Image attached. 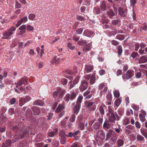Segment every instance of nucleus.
<instances>
[{"instance_id":"obj_1","label":"nucleus","mask_w":147,"mask_h":147,"mask_svg":"<svg viewBox=\"0 0 147 147\" xmlns=\"http://www.w3.org/2000/svg\"><path fill=\"white\" fill-rule=\"evenodd\" d=\"M114 111L113 108L112 106H108V112L107 114V116L108 118L109 121L111 123H115L116 119Z\"/></svg>"},{"instance_id":"obj_2","label":"nucleus","mask_w":147,"mask_h":147,"mask_svg":"<svg viewBox=\"0 0 147 147\" xmlns=\"http://www.w3.org/2000/svg\"><path fill=\"white\" fill-rule=\"evenodd\" d=\"M82 96H79L77 100L76 105L73 108V113L77 115L79 111L81 106V103L83 99Z\"/></svg>"},{"instance_id":"obj_3","label":"nucleus","mask_w":147,"mask_h":147,"mask_svg":"<svg viewBox=\"0 0 147 147\" xmlns=\"http://www.w3.org/2000/svg\"><path fill=\"white\" fill-rule=\"evenodd\" d=\"M98 89L100 90V94L101 96L105 95L108 90L107 86L103 82L99 84L98 86Z\"/></svg>"},{"instance_id":"obj_4","label":"nucleus","mask_w":147,"mask_h":147,"mask_svg":"<svg viewBox=\"0 0 147 147\" xmlns=\"http://www.w3.org/2000/svg\"><path fill=\"white\" fill-rule=\"evenodd\" d=\"M77 94V93L72 91L71 92L70 94L68 93L65 95L64 98V100L68 102L69 101V99L72 100L74 99L76 97Z\"/></svg>"},{"instance_id":"obj_5","label":"nucleus","mask_w":147,"mask_h":147,"mask_svg":"<svg viewBox=\"0 0 147 147\" xmlns=\"http://www.w3.org/2000/svg\"><path fill=\"white\" fill-rule=\"evenodd\" d=\"M29 132V131L27 129H25L22 130L19 133V136L16 138H15L16 140L15 142L17 141L20 139H23L26 135L28 134Z\"/></svg>"},{"instance_id":"obj_6","label":"nucleus","mask_w":147,"mask_h":147,"mask_svg":"<svg viewBox=\"0 0 147 147\" xmlns=\"http://www.w3.org/2000/svg\"><path fill=\"white\" fill-rule=\"evenodd\" d=\"M134 71L132 70H128L126 72L125 76H122V78L123 80L125 79L129 80L134 75Z\"/></svg>"},{"instance_id":"obj_7","label":"nucleus","mask_w":147,"mask_h":147,"mask_svg":"<svg viewBox=\"0 0 147 147\" xmlns=\"http://www.w3.org/2000/svg\"><path fill=\"white\" fill-rule=\"evenodd\" d=\"M88 86V82L85 80H82L81 83L79 87L81 91H84L86 90Z\"/></svg>"},{"instance_id":"obj_8","label":"nucleus","mask_w":147,"mask_h":147,"mask_svg":"<svg viewBox=\"0 0 147 147\" xmlns=\"http://www.w3.org/2000/svg\"><path fill=\"white\" fill-rule=\"evenodd\" d=\"M105 133L102 130H99L96 133V138L97 140L100 139L103 140L105 138Z\"/></svg>"},{"instance_id":"obj_9","label":"nucleus","mask_w":147,"mask_h":147,"mask_svg":"<svg viewBox=\"0 0 147 147\" xmlns=\"http://www.w3.org/2000/svg\"><path fill=\"white\" fill-rule=\"evenodd\" d=\"M86 107L89 108L91 107H92L90 109V112L92 111H94L96 108V105L95 104V103L93 102H87V104L86 105Z\"/></svg>"},{"instance_id":"obj_10","label":"nucleus","mask_w":147,"mask_h":147,"mask_svg":"<svg viewBox=\"0 0 147 147\" xmlns=\"http://www.w3.org/2000/svg\"><path fill=\"white\" fill-rule=\"evenodd\" d=\"M13 34V32H11L10 31H9L8 30L6 31L2 34L3 35V36L2 37L3 39H9L10 37Z\"/></svg>"},{"instance_id":"obj_11","label":"nucleus","mask_w":147,"mask_h":147,"mask_svg":"<svg viewBox=\"0 0 147 147\" xmlns=\"http://www.w3.org/2000/svg\"><path fill=\"white\" fill-rule=\"evenodd\" d=\"M118 11L119 14L121 17H124L126 16L127 13V9H125L124 10L122 7H119Z\"/></svg>"},{"instance_id":"obj_12","label":"nucleus","mask_w":147,"mask_h":147,"mask_svg":"<svg viewBox=\"0 0 147 147\" xmlns=\"http://www.w3.org/2000/svg\"><path fill=\"white\" fill-rule=\"evenodd\" d=\"M65 106L64 102L58 105V106L56 108L55 112L56 113H60L62 111L65 109Z\"/></svg>"},{"instance_id":"obj_13","label":"nucleus","mask_w":147,"mask_h":147,"mask_svg":"<svg viewBox=\"0 0 147 147\" xmlns=\"http://www.w3.org/2000/svg\"><path fill=\"white\" fill-rule=\"evenodd\" d=\"M117 139V137L116 134L115 132H114L112 136L109 140L110 144L111 145L115 144L116 142Z\"/></svg>"},{"instance_id":"obj_14","label":"nucleus","mask_w":147,"mask_h":147,"mask_svg":"<svg viewBox=\"0 0 147 147\" xmlns=\"http://www.w3.org/2000/svg\"><path fill=\"white\" fill-rule=\"evenodd\" d=\"M27 80L25 78H22L18 82H16L15 84H18L19 86H21L23 84H27Z\"/></svg>"},{"instance_id":"obj_15","label":"nucleus","mask_w":147,"mask_h":147,"mask_svg":"<svg viewBox=\"0 0 147 147\" xmlns=\"http://www.w3.org/2000/svg\"><path fill=\"white\" fill-rule=\"evenodd\" d=\"M93 69V67L90 65H86L84 71V74L90 72Z\"/></svg>"},{"instance_id":"obj_16","label":"nucleus","mask_w":147,"mask_h":147,"mask_svg":"<svg viewBox=\"0 0 147 147\" xmlns=\"http://www.w3.org/2000/svg\"><path fill=\"white\" fill-rule=\"evenodd\" d=\"M111 128V125L109 123V121L107 120L105 121L103 125V128L105 130H107L108 129H110Z\"/></svg>"},{"instance_id":"obj_17","label":"nucleus","mask_w":147,"mask_h":147,"mask_svg":"<svg viewBox=\"0 0 147 147\" xmlns=\"http://www.w3.org/2000/svg\"><path fill=\"white\" fill-rule=\"evenodd\" d=\"M109 22V21L108 20H106L104 22H102V27L104 29H108L110 28L111 24H108Z\"/></svg>"},{"instance_id":"obj_18","label":"nucleus","mask_w":147,"mask_h":147,"mask_svg":"<svg viewBox=\"0 0 147 147\" xmlns=\"http://www.w3.org/2000/svg\"><path fill=\"white\" fill-rule=\"evenodd\" d=\"M100 7L101 8V10L102 11H104L107 10L106 3L105 1H103L102 2L100 6Z\"/></svg>"},{"instance_id":"obj_19","label":"nucleus","mask_w":147,"mask_h":147,"mask_svg":"<svg viewBox=\"0 0 147 147\" xmlns=\"http://www.w3.org/2000/svg\"><path fill=\"white\" fill-rule=\"evenodd\" d=\"M80 132V131H76L74 132H70L69 133L68 135H65L66 136L70 138H71L73 137H75Z\"/></svg>"},{"instance_id":"obj_20","label":"nucleus","mask_w":147,"mask_h":147,"mask_svg":"<svg viewBox=\"0 0 147 147\" xmlns=\"http://www.w3.org/2000/svg\"><path fill=\"white\" fill-rule=\"evenodd\" d=\"M114 132L113 130L111 129H109L108 132L106 134V138L105 139L106 141L108 140L109 138H110L112 136V134H113V132Z\"/></svg>"},{"instance_id":"obj_21","label":"nucleus","mask_w":147,"mask_h":147,"mask_svg":"<svg viewBox=\"0 0 147 147\" xmlns=\"http://www.w3.org/2000/svg\"><path fill=\"white\" fill-rule=\"evenodd\" d=\"M139 63H144L147 62V55H143L140 57L138 60Z\"/></svg>"},{"instance_id":"obj_22","label":"nucleus","mask_w":147,"mask_h":147,"mask_svg":"<svg viewBox=\"0 0 147 147\" xmlns=\"http://www.w3.org/2000/svg\"><path fill=\"white\" fill-rule=\"evenodd\" d=\"M107 16L109 18L111 19L113 18V17L115 16V14L114 13L113 11L110 9L107 11L106 13Z\"/></svg>"},{"instance_id":"obj_23","label":"nucleus","mask_w":147,"mask_h":147,"mask_svg":"<svg viewBox=\"0 0 147 147\" xmlns=\"http://www.w3.org/2000/svg\"><path fill=\"white\" fill-rule=\"evenodd\" d=\"M11 145V142L10 140H7L5 143H3L2 147H9Z\"/></svg>"},{"instance_id":"obj_24","label":"nucleus","mask_w":147,"mask_h":147,"mask_svg":"<svg viewBox=\"0 0 147 147\" xmlns=\"http://www.w3.org/2000/svg\"><path fill=\"white\" fill-rule=\"evenodd\" d=\"M32 111L30 109L27 110L26 114V116L27 119L29 120L31 119L32 116Z\"/></svg>"},{"instance_id":"obj_25","label":"nucleus","mask_w":147,"mask_h":147,"mask_svg":"<svg viewBox=\"0 0 147 147\" xmlns=\"http://www.w3.org/2000/svg\"><path fill=\"white\" fill-rule=\"evenodd\" d=\"M53 60H54V61L53 62H52V61H51V63L53 64V63L54 62V63L56 65H58L59 63V61H60V58H57V56H55L53 58Z\"/></svg>"},{"instance_id":"obj_26","label":"nucleus","mask_w":147,"mask_h":147,"mask_svg":"<svg viewBox=\"0 0 147 147\" xmlns=\"http://www.w3.org/2000/svg\"><path fill=\"white\" fill-rule=\"evenodd\" d=\"M34 114L35 115H38L40 113V109L38 107H34L32 109Z\"/></svg>"},{"instance_id":"obj_27","label":"nucleus","mask_w":147,"mask_h":147,"mask_svg":"<svg viewBox=\"0 0 147 147\" xmlns=\"http://www.w3.org/2000/svg\"><path fill=\"white\" fill-rule=\"evenodd\" d=\"M93 34V32L91 31L88 30H86L84 32L83 34L86 36L90 37Z\"/></svg>"},{"instance_id":"obj_28","label":"nucleus","mask_w":147,"mask_h":147,"mask_svg":"<svg viewBox=\"0 0 147 147\" xmlns=\"http://www.w3.org/2000/svg\"><path fill=\"white\" fill-rule=\"evenodd\" d=\"M44 103L42 100H35L33 103L34 105L42 106L44 105Z\"/></svg>"},{"instance_id":"obj_29","label":"nucleus","mask_w":147,"mask_h":147,"mask_svg":"<svg viewBox=\"0 0 147 147\" xmlns=\"http://www.w3.org/2000/svg\"><path fill=\"white\" fill-rule=\"evenodd\" d=\"M100 126L98 123L96 122L93 124L92 127L95 130H98L99 129Z\"/></svg>"},{"instance_id":"obj_30","label":"nucleus","mask_w":147,"mask_h":147,"mask_svg":"<svg viewBox=\"0 0 147 147\" xmlns=\"http://www.w3.org/2000/svg\"><path fill=\"white\" fill-rule=\"evenodd\" d=\"M26 28V25H23L19 28V29L20 30H22V31H20V32L22 34L25 32Z\"/></svg>"},{"instance_id":"obj_31","label":"nucleus","mask_w":147,"mask_h":147,"mask_svg":"<svg viewBox=\"0 0 147 147\" xmlns=\"http://www.w3.org/2000/svg\"><path fill=\"white\" fill-rule=\"evenodd\" d=\"M121 100L119 98L117 99L114 102L115 108H116L115 106L118 107L121 104Z\"/></svg>"},{"instance_id":"obj_32","label":"nucleus","mask_w":147,"mask_h":147,"mask_svg":"<svg viewBox=\"0 0 147 147\" xmlns=\"http://www.w3.org/2000/svg\"><path fill=\"white\" fill-rule=\"evenodd\" d=\"M121 22L120 19H119L112 20L111 23L112 24L116 26L119 24Z\"/></svg>"},{"instance_id":"obj_33","label":"nucleus","mask_w":147,"mask_h":147,"mask_svg":"<svg viewBox=\"0 0 147 147\" xmlns=\"http://www.w3.org/2000/svg\"><path fill=\"white\" fill-rule=\"evenodd\" d=\"M87 42L86 40L80 39L78 42V44L80 45L85 46Z\"/></svg>"},{"instance_id":"obj_34","label":"nucleus","mask_w":147,"mask_h":147,"mask_svg":"<svg viewBox=\"0 0 147 147\" xmlns=\"http://www.w3.org/2000/svg\"><path fill=\"white\" fill-rule=\"evenodd\" d=\"M124 141L120 139H118L117 141V144L119 146H122L124 144Z\"/></svg>"},{"instance_id":"obj_35","label":"nucleus","mask_w":147,"mask_h":147,"mask_svg":"<svg viewBox=\"0 0 147 147\" xmlns=\"http://www.w3.org/2000/svg\"><path fill=\"white\" fill-rule=\"evenodd\" d=\"M140 131L141 134L146 138H147V129H141Z\"/></svg>"},{"instance_id":"obj_36","label":"nucleus","mask_w":147,"mask_h":147,"mask_svg":"<svg viewBox=\"0 0 147 147\" xmlns=\"http://www.w3.org/2000/svg\"><path fill=\"white\" fill-rule=\"evenodd\" d=\"M95 75L93 74L90 78V82L91 84H93L95 82Z\"/></svg>"},{"instance_id":"obj_37","label":"nucleus","mask_w":147,"mask_h":147,"mask_svg":"<svg viewBox=\"0 0 147 147\" xmlns=\"http://www.w3.org/2000/svg\"><path fill=\"white\" fill-rule=\"evenodd\" d=\"M98 110L101 115H103L105 114L104 108L103 106H100L99 107Z\"/></svg>"},{"instance_id":"obj_38","label":"nucleus","mask_w":147,"mask_h":147,"mask_svg":"<svg viewBox=\"0 0 147 147\" xmlns=\"http://www.w3.org/2000/svg\"><path fill=\"white\" fill-rule=\"evenodd\" d=\"M118 54L119 56L121 55L122 52V48L121 45H119L117 47Z\"/></svg>"},{"instance_id":"obj_39","label":"nucleus","mask_w":147,"mask_h":147,"mask_svg":"<svg viewBox=\"0 0 147 147\" xmlns=\"http://www.w3.org/2000/svg\"><path fill=\"white\" fill-rule=\"evenodd\" d=\"M35 15L33 13H31L28 16V18L31 20H35Z\"/></svg>"},{"instance_id":"obj_40","label":"nucleus","mask_w":147,"mask_h":147,"mask_svg":"<svg viewBox=\"0 0 147 147\" xmlns=\"http://www.w3.org/2000/svg\"><path fill=\"white\" fill-rule=\"evenodd\" d=\"M26 102L24 99L23 98H21L19 99V105L20 106H22Z\"/></svg>"},{"instance_id":"obj_41","label":"nucleus","mask_w":147,"mask_h":147,"mask_svg":"<svg viewBox=\"0 0 147 147\" xmlns=\"http://www.w3.org/2000/svg\"><path fill=\"white\" fill-rule=\"evenodd\" d=\"M100 8L98 7H95L94 9V12L97 14H98L100 13Z\"/></svg>"},{"instance_id":"obj_42","label":"nucleus","mask_w":147,"mask_h":147,"mask_svg":"<svg viewBox=\"0 0 147 147\" xmlns=\"http://www.w3.org/2000/svg\"><path fill=\"white\" fill-rule=\"evenodd\" d=\"M137 140L139 141H142L144 140V137L139 134H138L136 137Z\"/></svg>"},{"instance_id":"obj_43","label":"nucleus","mask_w":147,"mask_h":147,"mask_svg":"<svg viewBox=\"0 0 147 147\" xmlns=\"http://www.w3.org/2000/svg\"><path fill=\"white\" fill-rule=\"evenodd\" d=\"M137 56H139V55L137 52H133L131 53V57H132L133 59L135 58Z\"/></svg>"},{"instance_id":"obj_44","label":"nucleus","mask_w":147,"mask_h":147,"mask_svg":"<svg viewBox=\"0 0 147 147\" xmlns=\"http://www.w3.org/2000/svg\"><path fill=\"white\" fill-rule=\"evenodd\" d=\"M66 139L64 136H62L61 138V144H64L66 142Z\"/></svg>"},{"instance_id":"obj_45","label":"nucleus","mask_w":147,"mask_h":147,"mask_svg":"<svg viewBox=\"0 0 147 147\" xmlns=\"http://www.w3.org/2000/svg\"><path fill=\"white\" fill-rule=\"evenodd\" d=\"M145 116H144L142 113H140L139 115L140 119L142 122L145 121Z\"/></svg>"},{"instance_id":"obj_46","label":"nucleus","mask_w":147,"mask_h":147,"mask_svg":"<svg viewBox=\"0 0 147 147\" xmlns=\"http://www.w3.org/2000/svg\"><path fill=\"white\" fill-rule=\"evenodd\" d=\"M113 94L114 96L116 98H118L120 96L119 91L117 90H115L114 91Z\"/></svg>"},{"instance_id":"obj_47","label":"nucleus","mask_w":147,"mask_h":147,"mask_svg":"<svg viewBox=\"0 0 147 147\" xmlns=\"http://www.w3.org/2000/svg\"><path fill=\"white\" fill-rule=\"evenodd\" d=\"M116 38L120 40H123L125 38L124 36L123 35L121 34L117 35L116 36Z\"/></svg>"},{"instance_id":"obj_48","label":"nucleus","mask_w":147,"mask_h":147,"mask_svg":"<svg viewBox=\"0 0 147 147\" xmlns=\"http://www.w3.org/2000/svg\"><path fill=\"white\" fill-rule=\"evenodd\" d=\"M74 114V113L71 115L69 119V121L71 122H74L75 121L76 116Z\"/></svg>"},{"instance_id":"obj_49","label":"nucleus","mask_w":147,"mask_h":147,"mask_svg":"<svg viewBox=\"0 0 147 147\" xmlns=\"http://www.w3.org/2000/svg\"><path fill=\"white\" fill-rule=\"evenodd\" d=\"M77 20L80 21H84L85 20V18L81 16H77L76 17Z\"/></svg>"},{"instance_id":"obj_50","label":"nucleus","mask_w":147,"mask_h":147,"mask_svg":"<svg viewBox=\"0 0 147 147\" xmlns=\"http://www.w3.org/2000/svg\"><path fill=\"white\" fill-rule=\"evenodd\" d=\"M65 90L64 89H62V90L60 92H58V97H62L63 96L64 93L65 92Z\"/></svg>"},{"instance_id":"obj_51","label":"nucleus","mask_w":147,"mask_h":147,"mask_svg":"<svg viewBox=\"0 0 147 147\" xmlns=\"http://www.w3.org/2000/svg\"><path fill=\"white\" fill-rule=\"evenodd\" d=\"M106 97L107 100L109 101H111L112 99L111 94L110 93H109L107 94Z\"/></svg>"},{"instance_id":"obj_52","label":"nucleus","mask_w":147,"mask_h":147,"mask_svg":"<svg viewBox=\"0 0 147 147\" xmlns=\"http://www.w3.org/2000/svg\"><path fill=\"white\" fill-rule=\"evenodd\" d=\"M79 127L81 130H82L84 129V124L80 122L79 123Z\"/></svg>"},{"instance_id":"obj_53","label":"nucleus","mask_w":147,"mask_h":147,"mask_svg":"<svg viewBox=\"0 0 147 147\" xmlns=\"http://www.w3.org/2000/svg\"><path fill=\"white\" fill-rule=\"evenodd\" d=\"M26 29L29 31H32L34 30V28L30 25H28L26 27Z\"/></svg>"},{"instance_id":"obj_54","label":"nucleus","mask_w":147,"mask_h":147,"mask_svg":"<svg viewBox=\"0 0 147 147\" xmlns=\"http://www.w3.org/2000/svg\"><path fill=\"white\" fill-rule=\"evenodd\" d=\"M79 76L77 77L73 80L72 82L74 84H76L78 82L79 79Z\"/></svg>"},{"instance_id":"obj_55","label":"nucleus","mask_w":147,"mask_h":147,"mask_svg":"<svg viewBox=\"0 0 147 147\" xmlns=\"http://www.w3.org/2000/svg\"><path fill=\"white\" fill-rule=\"evenodd\" d=\"M53 96L55 98H59V97H58V93L57 92H56V91L53 92Z\"/></svg>"},{"instance_id":"obj_56","label":"nucleus","mask_w":147,"mask_h":147,"mask_svg":"<svg viewBox=\"0 0 147 147\" xmlns=\"http://www.w3.org/2000/svg\"><path fill=\"white\" fill-rule=\"evenodd\" d=\"M53 145L54 147H58L59 146V142L57 141H54L53 143Z\"/></svg>"},{"instance_id":"obj_57","label":"nucleus","mask_w":147,"mask_h":147,"mask_svg":"<svg viewBox=\"0 0 147 147\" xmlns=\"http://www.w3.org/2000/svg\"><path fill=\"white\" fill-rule=\"evenodd\" d=\"M140 47V45L138 43H136L135 44V49L136 51H138L139 48Z\"/></svg>"},{"instance_id":"obj_58","label":"nucleus","mask_w":147,"mask_h":147,"mask_svg":"<svg viewBox=\"0 0 147 147\" xmlns=\"http://www.w3.org/2000/svg\"><path fill=\"white\" fill-rule=\"evenodd\" d=\"M48 135L49 137H52L54 136L55 135L54 133L52 131L48 133Z\"/></svg>"},{"instance_id":"obj_59","label":"nucleus","mask_w":147,"mask_h":147,"mask_svg":"<svg viewBox=\"0 0 147 147\" xmlns=\"http://www.w3.org/2000/svg\"><path fill=\"white\" fill-rule=\"evenodd\" d=\"M9 113L11 115H13L14 113V109L13 108H10L9 110Z\"/></svg>"},{"instance_id":"obj_60","label":"nucleus","mask_w":147,"mask_h":147,"mask_svg":"<svg viewBox=\"0 0 147 147\" xmlns=\"http://www.w3.org/2000/svg\"><path fill=\"white\" fill-rule=\"evenodd\" d=\"M135 74L136 78H139L141 77L142 74L140 72H136Z\"/></svg>"},{"instance_id":"obj_61","label":"nucleus","mask_w":147,"mask_h":147,"mask_svg":"<svg viewBox=\"0 0 147 147\" xmlns=\"http://www.w3.org/2000/svg\"><path fill=\"white\" fill-rule=\"evenodd\" d=\"M111 43L114 45L117 46L119 44V42L115 40H113L112 41Z\"/></svg>"},{"instance_id":"obj_62","label":"nucleus","mask_w":147,"mask_h":147,"mask_svg":"<svg viewBox=\"0 0 147 147\" xmlns=\"http://www.w3.org/2000/svg\"><path fill=\"white\" fill-rule=\"evenodd\" d=\"M98 121H97V122L99 124H100V125L102 123L103 121V119L102 118H99L97 119Z\"/></svg>"},{"instance_id":"obj_63","label":"nucleus","mask_w":147,"mask_h":147,"mask_svg":"<svg viewBox=\"0 0 147 147\" xmlns=\"http://www.w3.org/2000/svg\"><path fill=\"white\" fill-rule=\"evenodd\" d=\"M83 31L82 28H79L77 29L76 31L78 34H81Z\"/></svg>"},{"instance_id":"obj_64","label":"nucleus","mask_w":147,"mask_h":147,"mask_svg":"<svg viewBox=\"0 0 147 147\" xmlns=\"http://www.w3.org/2000/svg\"><path fill=\"white\" fill-rule=\"evenodd\" d=\"M67 82V80L66 79H64L61 81V84L63 85H65Z\"/></svg>"}]
</instances>
